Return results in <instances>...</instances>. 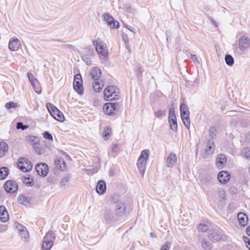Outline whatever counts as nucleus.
Instances as JSON below:
<instances>
[{
	"instance_id": "4",
	"label": "nucleus",
	"mask_w": 250,
	"mask_h": 250,
	"mask_svg": "<svg viewBox=\"0 0 250 250\" xmlns=\"http://www.w3.org/2000/svg\"><path fill=\"white\" fill-rule=\"evenodd\" d=\"M93 45L95 47L97 53L102 56H105L108 53L106 45L99 38L93 41Z\"/></svg>"
},
{
	"instance_id": "52",
	"label": "nucleus",
	"mask_w": 250,
	"mask_h": 250,
	"mask_svg": "<svg viewBox=\"0 0 250 250\" xmlns=\"http://www.w3.org/2000/svg\"><path fill=\"white\" fill-rule=\"evenodd\" d=\"M30 141H32L34 143V145L39 144V139L37 137H35L34 136H31Z\"/></svg>"
},
{
	"instance_id": "61",
	"label": "nucleus",
	"mask_w": 250,
	"mask_h": 250,
	"mask_svg": "<svg viewBox=\"0 0 250 250\" xmlns=\"http://www.w3.org/2000/svg\"><path fill=\"white\" fill-rule=\"evenodd\" d=\"M150 235L152 238H155L156 237L155 234L154 233H153V232H151L150 233Z\"/></svg>"
},
{
	"instance_id": "44",
	"label": "nucleus",
	"mask_w": 250,
	"mask_h": 250,
	"mask_svg": "<svg viewBox=\"0 0 250 250\" xmlns=\"http://www.w3.org/2000/svg\"><path fill=\"white\" fill-rule=\"evenodd\" d=\"M17 128L19 129H22V130H25V129L27 128L28 127V126L26 125H23L22 123L21 122H18L17 124Z\"/></svg>"
},
{
	"instance_id": "31",
	"label": "nucleus",
	"mask_w": 250,
	"mask_h": 250,
	"mask_svg": "<svg viewBox=\"0 0 250 250\" xmlns=\"http://www.w3.org/2000/svg\"><path fill=\"white\" fill-rule=\"evenodd\" d=\"M225 60L226 64L229 66H232L234 64V59L230 55L227 54L225 56Z\"/></svg>"
},
{
	"instance_id": "19",
	"label": "nucleus",
	"mask_w": 250,
	"mask_h": 250,
	"mask_svg": "<svg viewBox=\"0 0 250 250\" xmlns=\"http://www.w3.org/2000/svg\"><path fill=\"white\" fill-rule=\"evenodd\" d=\"M177 162V156L173 152H170L166 160V166L168 167H172Z\"/></svg>"
},
{
	"instance_id": "21",
	"label": "nucleus",
	"mask_w": 250,
	"mask_h": 250,
	"mask_svg": "<svg viewBox=\"0 0 250 250\" xmlns=\"http://www.w3.org/2000/svg\"><path fill=\"white\" fill-rule=\"evenodd\" d=\"M9 219V214L5 207L0 206V220L3 222H7Z\"/></svg>"
},
{
	"instance_id": "43",
	"label": "nucleus",
	"mask_w": 250,
	"mask_h": 250,
	"mask_svg": "<svg viewBox=\"0 0 250 250\" xmlns=\"http://www.w3.org/2000/svg\"><path fill=\"white\" fill-rule=\"evenodd\" d=\"M23 182L28 186H31L33 184V179L30 177H24Z\"/></svg>"
},
{
	"instance_id": "25",
	"label": "nucleus",
	"mask_w": 250,
	"mask_h": 250,
	"mask_svg": "<svg viewBox=\"0 0 250 250\" xmlns=\"http://www.w3.org/2000/svg\"><path fill=\"white\" fill-rule=\"evenodd\" d=\"M214 142L212 140H209L208 141L207 146V148L205 150L206 153L210 155L213 154L214 151Z\"/></svg>"
},
{
	"instance_id": "46",
	"label": "nucleus",
	"mask_w": 250,
	"mask_h": 250,
	"mask_svg": "<svg viewBox=\"0 0 250 250\" xmlns=\"http://www.w3.org/2000/svg\"><path fill=\"white\" fill-rule=\"evenodd\" d=\"M16 106V103H15L14 102H8L5 104V107L7 109H10L11 108H14V107H15Z\"/></svg>"
},
{
	"instance_id": "11",
	"label": "nucleus",
	"mask_w": 250,
	"mask_h": 250,
	"mask_svg": "<svg viewBox=\"0 0 250 250\" xmlns=\"http://www.w3.org/2000/svg\"><path fill=\"white\" fill-rule=\"evenodd\" d=\"M115 214L118 216L123 215L125 212V203L121 201H118L115 205Z\"/></svg>"
},
{
	"instance_id": "51",
	"label": "nucleus",
	"mask_w": 250,
	"mask_h": 250,
	"mask_svg": "<svg viewBox=\"0 0 250 250\" xmlns=\"http://www.w3.org/2000/svg\"><path fill=\"white\" fill-rule=\"evenodd\" d=\"M209 134H210V135L211 137L213 138L214 136H215L216 135H215V132H216V130L213 127H211L209 129Z\"/></svg>"
},
{
	"instance_id": "20",
	"label": "nucleus",
	"mask_w": 250,
	"mask_h": 250,
	"mask_svg": "<svg viewBox=\"0 0 250 250\" xmlns=\"http://www.w3.org/2000/svg\"><path fill=\"white\" fill-rule=\"evenodd\" d=\"M237 218L240 225L243 227L247 225L248 223V217L247 214L242 212H239L237 214Z\"/></svg>"
},
{
	"instance_id": "3",
	"label": "nucleus",
	"mask_w": 250,
	"mask_h": 250,
	"mask_svg": "<svg viewBox=\"0 0 250 250\" xmlns=\"http://www.w3.org/2000/svg\"><path fill=\"white\" fill-rule=\"evenodd\" d=\"M46 107L51 115L55 119L60 122L63 121L64 117L62 113L53 104L47 103L46 104Z\"/></svg>"
},
{
	"instance_id": "17",
	"label": "nucleus",
	"mask_w": 250,
	"mask_h": 250,
	"mask_svg": "<svg viewBox=\"0 0 250 250\" xmlns=\"http://www.w3.org/2000/svg\"><path fill=\"white\" fill-rule=\"evenodd\" d=\"M227 162V158L226 156L223 154H219L217 156L216 158V167L219 168H223Z\"/></svg>"
},
{
	"instance_id": "23",
	"label": "nucleus",
	"mask_w": 250,
	"mask_h": 250,
	"mask_svg": "<svg viewBox=\"0 0 250 250\" xmlns=\"http://www.w3.org/2000/svg\"><path fill=\"white\" fill-rule=\"evenodd\" d=\"M106 184L102 180L100 181L97 185L96 191L100 195H103L106 190Z\"/></svg>"
},
{
	"instance_id": "27",
	"label": "nucleus",
	"mask_w": 250,
	"mask_h": 250,
	"mask_svg": "<svg viewBox=\"0 0 250 250\" xmlns=\"http://www.w3.org/2000/svg\"><path fill=\"white\" fill-rule=\"evenodd\" d=\"M8 146L5 142L0 143V157L3 156L6 152L8 151Z\"/></svg>"
},
{
	"instance_id": "41",
	"label": "nucleus",
	"mask_w": 250,
	"mask_h": 250,
	"mask_svg": "<svg viewBox=\"0 0 250 250\" xmlns=\"http://www.w3.org/2000/svg\"><path fill=\"white\" fill-rule=\"evenodd\" d=\"M210 243L205 240H203L202 241V247L205 250H210V248L209 247Z\"/></svg>"
},
{
	"instance_id": "33",
	"label": "nucleus",
	"mask_w": 250,
	"mask_h": 250,
	"mask_svg": "<svg viewBox=\"0 0 250 250\" xmlns=\"http://www.w3.org/2000/svg\"><path fill=\"white\" fill-rule=\"evenodd\" d=\"M70 176L66 175L64 176L60 181V185L61 187H64L67 185L69 183Z\"/></svg>"
},
{
	"instance_id": "8",
	"label": "nucleus",
	"mask_w": 250,
	"mask_h": 250,
	"mask_svg": "<svg viewBox=\"0 0 250 250\" xmlns=\"http://www.w3.org/2000/svg\"><path fill=\"white\" fill-rule=\"evenodd\" d=\"M73 87L76 91L79 94H82L83 92V86L81 75L77 74L74 78L73 82Z\"/></svg>"
},
{
	"instance_id": "5",
	"label": "nucleus",
	"mask_w": 250,
	"mask_h": 250,
	"mask_svg": "<svg viewBox=\"0 0 250 250\" xmlns=\"http://www.w3.org/2000/svg\"><path fill=\"white\" fill-rule=\"evenodd\" d=\"M55 238L54 233L52 231H48L44 237L42 244V249L43 250H50L53 245V241Z\"/></svg>"
},
{
	"instance_id": "13",
	"label": "nucleus",
	"mask_w": 250,
	"mask_h": 250,
	"mask_svg": "<svg viewBox=\"0 0 250 250\" xmlns=\"http://www.w3.org/2000/svg\"><path fill=\"white\" fill-rule=\"evenodd\" d=\"M238 45L241 50L244 51L248 49L250 46V39L246 36L242 37L238 40Z\"/></svg>"
},
{
	"instance_id": "9",
	"label": "nucleus",
	"mask_w": 250,
	"mask_h": 250,
	"mask_svg": "<svg viewBox=\"0 0 250 250\" xmlns=\"http://www.w3.org/2000/svg\"><path fill=\"white\" fill-rule=\"evenodd\" d=\"M118 104L117 103H106L104 105V110L107 115H113L117 112Z\"/></svg>"
},
{
	"instance_id": "18",
	"label": "nucleus",
	"mask_w": 250,
	"mask_h": 250,
	"mask_svg": "<svg viewBox=\"0 0 250 250\" xmlns=\"http://www.w3.org/2000/svg\"><path fill=\"white\" fill-rule=\"evenodd\" d=\"M230 175L227 171H221L218 174V179L222 184L227 183L230 179Z\"/></svg>"
},
{
	"instance_id": "15",
	"label": "nucleus",
	"mask_w": 250,
	"mask_h": 250,
	"mask_svg": "<svg viewBox=\"0 0 250 250\" xmlns=\"http://www.w3.org/2000/svg\"><path fill=\"white\" fill-rule=\"evenodd\" d=\"M222 231L219 229H214L209 231L208 237L212 242L219 241L222 237Z\"/></svg>"
},
{
	"instance_id": "57",
	"label": "nucleus",
	"mask_w": 250,
	"mask_h": 250,
	"mask_svg": "<svg viewBox=\"0 0 250 250\" xmlns=\"http://www.w3.org/2000/svg\"><path fill=\"white\" fill-rule=\"evenodd\" d=\"M126 27L131 32L134 33L135 32V29L131 27L130 26H126Z\"/></svg>"
},
{
	"instance_id": "6",
	"label": "nucleus",
	"mask_w": 250,
	"mask_h": 250,
	"mask_svg": "<svg viewBox=\"0 0 250 250\" xmlns=\"http://www.w3.org/2000/svg\"><path fill=\"white\" fill-rule=\"evenodd\" d=\"M18 167L24 172L30 171L33 167L32 163L26 158L21 157L17 163Z\"/></svg>"
},
{
	"instance_id": "36",
	"label": "nucleus",
	"mask_w": 250,
	"mask_h": 250,
	"mask_svg": "<svg viewBox=\"0 0 250 250\" xmlns=\"http://www.w3.org/2000/svg\"><path fill=\"white\" fill-rule=\"evenodd\" d=\"M34 148L36 152L39 155H41L44 152L43 149L40 146L39 144L34 145Z\"/></svg>"
},
{
	"instance_id": "28",
	"label": "nucleus",
	"mask_w": 250,
	"mask_h": 250,
	"mask_svg": "<svg viewBox=\"0 0 250 250\" xmlns=\"http://www.w3.org/2000/svg\"><path fill=\"white\" fill-rule=\"evenodd\" d=\"M104 84L103 83L98 80V81H95V82L93 84V87L95 92H99L103 87Z\"/></svg>"
},
{
	"instance_id": "32",
	"label": "nucleus",
	"mask_w": 250,
	"mask_h": 250,
	"mask_svg": "<svg viewBox=\"0 0 250 250\" xmlns=\"http://www.w3.org/2000/svg\"><path fill=\"white\" fill-rule=\"evenodd\" d=\"M114 214L110 209H106L105 210L104 217L106 220H110L114 217Z\"/></svg>"
},
{
	"instance_id": "56",
	"label": "nucleus",
	"mask_w": 250,
	"mask_h": 250,
	"mask_svg": "<svg viewBox=\"0 0 250 250\" xmlns=\"http://www.w3.org/2000/svg\"><path fill=\"white\" fill-rule=\"evenodd\" d=\"M112 151L113 152H117L118 151V146L117 144L113 145L112 147Z\"/></svg>"
},
{
	"instance_id": "47",
	"label": "nucleus",
	"mask_w": 250,
	"mask_h": 250,
	"mask_svg": "<svg viewBox=\"0 0 250 250\" xmlns=\"http://www.w3.org/2000/svg\"><path fill=\"white\" fill-rule=\"evenodd\" d=\"M19 200L20 203H21L22 204L26 205L27 203H28L26 200V198L23 196H21L19 197Z\"/></svg>"
},
{
	"instance_id": "40",
	"label": "nucleus",
	"mask_w": 250,
	"mask_h": 250,
	"mask_svg": "<svg viewBox=\"0 0 250 250\" xmlns=\"http://www.w3.org/2000/svg\"><path fill=\"white\" fill-rule=\"evenodd\" d=\"M198 230L201 232H206L208 229V226L205 224H200L198 227Z\"/></svg>"
},
{
	"instance_id": "2",
	"label": "nucleus",
	"mask_w": 250,
	"mask_h": 250,
	"mask_svg": "<svg viewBox=\"0 0 250 250\" xmlns=\"http://www.w3.org/2000/svg\"><path fill=\"white\" fill-rule=\"evenodd\" d=\"M149 150L145 149L141 152L137 162V167L141 173L144 175L146 169V162L148 158Z\"/></svg>"
},
{
	"instance_id": "58",
	"label": "nucleus",
	"mask_w": 250,
	"mask_h": 250,
	"mask_svg": "<svg viewBox=\"0 0 250 250\" xmlns=\"http://www.w3.org/2000/svg\"><path fill=\"white\" fill-rule=\"evenodd\" d=\"M122 38L124 41L128 42V38L126 35L123 34Z\"/></svg>"
},
{
	"instance_id": "34",
	"label": "nucleus",
	"mask_w": 250,
	"mask_h": 250,
	"mask_svg": "<svg viewBox=\"0 0 250 250\" xmlns=\"http://www.w3.org/2000/svg\"><path fill=\"white\" fill-rule=\"evenodd\" d=\"M20 235L21 236V237L24 238L25 239V240L26 241L29 238V233L26 228L23 229L21 231L19 232Z\"/></svg>"
},
{
	"instance_id": "45",
	"label": "nucleus",
	"mask_w": 250,
	"mask_h": 250,
	"mask_svg": "<svg viewBox=\"0 0 250 250\" xmlns=\"http://www.w3.org/2000/svg\"><path fill=\"white\" fill-rule=\"evenodd\" d=\"M180 111L181 113L189 112L188 106L185 104H181L180 106Z\"/></svg>"
},
{
	"instance_id": "22",
	"label": "nucleus",
	"mask_w": 250,
	"mask_h": 250,
	"mask_svg": "<svg viewBox=\"0 0 250 250\" xmlns=\"http://www.w3.org/2000/svg\"><path fill=\"white\" fill-rule=\"evenodd\" d=\"M181 117L184 125L189 128L190 125L189 112L181 113Z\"/></svg>"
},
{
	"instance_id": "60",
	"label": "nucleus",
	"mask_w": 250,
	"mask_h": 250,
	"mask_svg": "<svg viewBox=\"0 0 250 250\" xmlns=\"http://www.w3.org/2000/svg\"><path fill=\"white\" fill-rule=\"evenodd\" d=\"M86 50H87L89 53H91L92 54L93 50L91 49L90 47H87L85 48Z\"/></svg>"
},
{
	"instance_id": "30",
	"label": "nucleus",
	"mask_w": 250,
	"mask_h": 250,
	"mask_svg": "<svg viewBox=\"0 0 250 250\" xmlns=\"http://www.w3.org/2000/svg\"><path fill=\"white\" fill-rule=\"evenodd\" d=\"M242 156L247 159L250 160V147L244 148L241 152Z\"/></svg>"
},
{
	"instance_id": "54",
	"label": "nucleus",
	"mask_w": 250,
	"mask_h": 250,
	"mask_svg": "<svg viewBox=\"0 0 250 250\" xmlns=\"http://www.w3.org/2000/svg\"><path fill=\"white\" fill-rule=\"evenodd\" d=\"M244 241L246 243L247 248L250 250V240L248 238L245 237Z\"/></svg>"
},
{
	"instance_id": "35",
	"label": "nucleus",
	"mask_w": 250,
	"mask_h": 250,
	"mask_svg": "<svg viewBox=\"0 0 250 250\" xmlns=\"http://www.w3.org/2000/svg\"><path fill=\"white\" fill-rule=\"evenodd\" d=\"M27 76L31 84H35L37 83V80L35 78L31 73H28Z\"/></svg>"
},
{
	"instance_id": "26",
	"label": "nucleus",
	"mask_w": 250,
	"mask_h": 250,
	"mask_svg": "<svg viewBox=\"0 0 250 250\" xmlns=\"http://www.w3.org/2000/svg\"><path fill=\"white\" fill-rule=\"evenodd\" d=\"M55 165L57 168L61 170H64L65 169V164L63 159L62 158H57L55 161Z\"/></svg>"
},
{
	"instance_id": "24",
	"label": "nucleus",
	"mask_w": 250,
	"mask_h": 250,
	"mask_svg": "<svg viewBox=\"0 0 250 250\" xmlns=\"http://www.w3.org/2000/svg\"><path fill=\"white\" fill-rule=\"evenodd\" d=\"M90 74L93 80L98 81L101 76V70L98 67H94Z\"/></svg>"
},
{
	"instance_id": "59",
	"label": "nucleus",
	"mask_w": 250,
	"mask_h": 250,
	"mask_svg": "<svg viewBox=\"0 0 250 250\" xmlns=\"http://www.w3.org/2000/svg\"><path fill=\"white\" fill-rule=\"evenodd\" d=\"M246 233L248 235L250 236V226L247 228Z\"/></svg>"
},
{
	"instance_id": "7",
	"label": "nucleus",
	"mask_w": 250,
	"mask_h": 250,
	"mask_svg": "<svg viewBox=\"0 0 250 250\" xmlns=\"http://www.w3.org/2000/svg\"><path fill=\"white\" fill-rule=\"evenodd\" d=\"M168 123L170 129L172 131L176 132L178 130V125L175 115V110L174 107H171L169 110Z\"/></svg>"
},
{
	"instance_id": "42",
	"label": "nucleus",
	"mask_w": 250,
	"mask_h": 250,
	"mask_svg": "<svg viewBox=\"0 0 250 250\" xmlns=\"http://www.w3.org/2000/svg\"><path fill=\"white\" fill-rule=\"evenodd\" d=\"M32 86L33 87L34 90L37 93H40L41 92V87L40 86L39 84V82L37 81V84H31Z\"/></svg>"
},
{
	"instance_id": "16",
	"label": "nucleus",
	"mask_w": 250,
	"mask_h": 250,
	"mask_svg": "<svg viewBox=\"0 0 250 250\" xmlns=\"http://www.w3.org/2000/svg\"><path fill=\"white\" fill-rule=\"evenodd\" d=\"M36 169L38 174L42 176H46L48 173V167L44 163H41L36 165Z\"/></svg>"
},
{
	"instance_id": "37",
	"label": "nucleus",
	"mask_w": 250,
	"mask_h": 250,
	"mask_svg": "<svg viewBox=\"0 0 250 250\" xmlns=\"http://www.w3.org/2000/svg\"><path fill=\"white\" fill-rule=\"evenodd\" d=\"M111 133V129L108 127H106L104 128V132L103 133V137L108 139V136Z\"/></svg>"
},
{
	"instance_id": "29",
	"label": "nucleus",
	"mask_w": 250,
	"mask_h": 250,
	"mask_svg": "<svg viewBox=\"0 0 250 250\" xmlns=\"http://www.w3.org/2000/svg\"><path fill=\"white\" fill-rule=\"evenodd\" d=\"M8 175V169L6 167L0 168V180L5 179Z\"/></svg>"
},
{
	"instance_id": "38",
	"label": "nucleus",
	"mask_w": 250,
	"mask_h": 250,
	"mask_svg": "<svg viewBox=\"0 0 250 250\" xmlns=\"http://www.w3.org/2000/svg\"><path fill=\"white\" fill-rule=\"evenodd\" d=\"M43 138L46 140L53 141V137L52 135L48 131H45L43 133Z\"/></svg>"
},
{
	"instance_id": "14",
	"label": "nucleus",
	"mask_w": 250,
	"mask_h": 250,
	"mask_svg": "<svg viewBox=\"0 0 250 250\" xmlns=\"http://www.w3.org/2000/svg\"><path fill=\"white\" fill-rule=\"evenodd\" d=\"M5 190L9 193H14L18 189V185L15 181L8 180L4 185Z\"/></svg>"
},
{
	"instance_id": "53",
	"label": "nucleus",
	"mask_w": 250,
	"mask_h": 250,
	"mask_svg": "<svg viewBox=\"0 0 250 250\" xmlns=\"http://www.w3.org/2000/svg\"><path fill=\"white\" fill-rule=\"evenodd\" d=\"M170 244L169 243H166L165 245L163 246L161 250H169L170 248Z\"/></svg>"
},
{
	"instance_id": "48",
	"label": "nucleus",
	"mask_w": 250,
	"mask_h": 250,
	"mask_svg": "<svg viewBox=\"0 0 250 250\" xmlns=\"http://www.w3.org/2000/svg\"><path fill=\"white\" fill-rule=\"evenodd\" d=\"M16 227L18 230L19 231V232H20L23 229H24L25 227L21 225V224H19L18 223H15Z\"/></svg>"
},
{
	"instance_id": "12",
	"label": "nucleus",
	"mask_w": 250,
	"mask_h": 250,
	"mask_svg": "<svg viewBox=\"0 0 250 250\" xmlns=\"http://www.w3.org/2000/svg\"><path fill=\"white\" fill-rule=\"evenodd\" d=\"M21 42L18 38L13 37L10 39L8 44V47L10 50L17 51L21 47Z\"/></svg>"
},
{
	"instance_id": "49",
	"label": "nucleus",
	"mask_w": 250,
	"mask_h": 250,
	"mask_svg": "<svg viewBox=\"0 0 250 250\" xmlns=\"http://www.w3.org/2000/svg\"><path fill=\"white\" fill-rule=\"evenodd\" d=\"M165 113V112L161 110H158L154 112V115L157 118L161 117L163 114Z\"/></svg>"
},
{
	"instance_id": "50",
	"label": "nucleus",
	"mask_w": 250,
	"mask_h": 250,
	"mask_svg": "<svg viewBox=\"0 0 250 250\" xmlns=\"http://www.w3.org/2000/svg\"><path fill=\"white\" fill-rule=\"evenodd\" d=\"M83 59L86 63V64L87 65L91 64L92 61H91V60L89 58H88L86 56H83Z\"/></svg>"
},
{
	"instance_id": "55",
	"label": "nucleus",
	"mask_w": 250,
	"mask_h": 250,
	"mask_svg": "<svg viewBox=\"0 0 250 250\" xmlns=\"http://www.w3.org/2000/svg\"><path fill=\"white\" fill-rule=\"evenodd\" d=\"M190 58L194 62H197L198 63H199V61H198V59L195 55H194V54L191 55Z\"/></svg>"
},
{
	"instance_id": "10",
	"label": "nucleus",
	"mask_w": 250,
	"mask_h": 250,
	"mask_svg": "<svg viewBox=\"0 0 250 250\" xmlns=\"http://www.w3.org/2000/svg\"><path fill=\"white\" fill-rule=\"evenodd\" d=\"M103 18L104 21L106 22L108 26L112 28H117L119 26V22L115 20L112 17L108 14L104 13L103 15Z\"/></svg>"
},
{
	"instance_id": "1",
	"label": "nucleus",
	"mask_w": 250,
	"mask_h": 250,
	"mask_svg": "<svg viewBox=\"0 0 250 250\" xmlns=\"http://www.w3.org/2000/svg\"><path fill=\"white\" fill-rule=\"evenodd\" d=\"M104 97L106 101L118 100L120 97L119 89L115 86H108L104 89Z\"/></svg>"
},
{
	"instance_id": "39",
	"label": "nucleus",
	"mask_w": 250,
	"mask_h": 250,
	"mask_svg": "<svg viewBox=\"0 0 250 250\" xmlns=\"http://www.w3.org/2000/svg\"><path fill=\"white\" fill-rule=\"evenodd\" d=\"M218 194L221 199V200H223L225 199V192L223 188H219L218 190Z\"/></svg>"
}]
</instances>
